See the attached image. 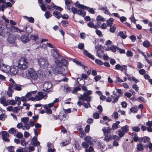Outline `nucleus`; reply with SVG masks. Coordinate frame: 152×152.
Returning <instances> with one entry per match:
<instances>
[{
    "instance_id": "1",
    "label": "nucleus",
    "mask_w": 152,
    "mask_h": 152,
    "mask_svg": "<svg viewBox=\"0 0 152 152\" xmlns=\"http://www.w3.org/2000/svg\"><path fill=\"white\" fill-rule=\"evenodd\" d=\"M18 65L19 68L21 70L26 69L28 66V60L24 58H21L18 61Z\"/></svg>"
},
{
    "instance_id": "2",
    "label": "nucleus",
    "mask_w": 152,
    "mask_h": 152,
    "mask_svg": "<svg viewBox=\"0 0 152 152\" xmlns=\"http://www.w3.org/2000/svg\"><path fill=\"white\" fill-rule=\"evenodd\" d=\"M92 91L91 90H88L87 92H84L83 94H80V96L78 97L79 100H82L83 101H91L92 97L90 96V95L92 94Z\"/></svg>"
},
{
    "instance_id": "3",
    "label": "nucleus",
    "mask_w": 152,
    "mask_h": 152,
    "mask_svg": "<svg viewBox=\"0 0 152 152\" xmlns=\"http://www.w3.org/2000/svg\"><path fill=\"white\" fill-rule=\"evenodd\" d=\"M26 75L29 79L32 80H36L37 78L38 75L36 72L31 68L28 69Z\"/></svg>"
},
{
    "instance_id": "4",
    "label": "nucleus",
    "mask_w": 152,
    "mask_h": 152,
    "mask_svg": "<svg viewBox=\"0 0 152 152\" xmlns=\"http://www.w3.org/2000/svg\"><path fill=\"white\" fill-rule=\"evenodd\" d=\"M75 5L76 7H77L80 9L88 11L89 12L92 14H94L95 13V12L93 8H90L89 7L78 3V1L76 2L75 4Z\"/></svg>"
},
{
    "instance_id": "5",
    "label": "nucleus",
    "mask_w": 152,
    "mask_h": 152,
    "mask_svg": "<svg viewBox=\"0 0 152 152\" xmlns=\"http://www.w3.org/2000/svg\"><path fill=\"white\" fill-rule=\"evenodd\" d=\"M38 64L42 68L45 69L48 66V62L47 60L44 58H41L38 60Z\"/></svg>"
},
{
    "instance_id": "6",
    "label": "nucleus",
    "mask_w": 152,
    "mask_h": 152,
    "mask_svg": "<svg viewBox=\"0 0 152 152\" xmlns=\"http://www.w3.org/2000/svg\"><path fill=\"white\" fill-rule=\"evenodd\" d=\"M52 86V84L50 82H46L43 85L44 89H43V93L45 94H47L49 92L47 90L50 89Z\"/></svg>"
},
{
    "instance_id": "7",
    "label": "nucleus",
    "mask_w": 152,
    "mask_h": 152,
    "mask_svg": "<svg viewBox=\"0 0 152 152\" xmlns=\"http://www.w3.org/2000/svg\"><path fill=\"white\" fill-rule=\"evenodd\" d=\"M57 67H59V69H58V72L60 74L63 76H65L66 75V73H64L62 72V71L64 70V69L61 67V61H60L58 60H56L55 62Z\"/></svg>"
},
{
    "instance_id": "8",
    "label": "nucleus",
    "mask_w": 152,
    "mask_h": 152,
    "mask_svg": "<svg viewBox=\"0 0 152 152\" xmlns=\"http://www.w3.org/2000/svg\"><path fill=\"white\" fill-rule=\"evenodd\" d=\"M21 70L18 68V66H13V67L10 68V72L13 75H15L18 73H23L22 72H21Z\"/></svg>"
},
{
    "instance_id": "9",
    "label": "nucleus",
    "mask_w": 152,
    "mask_h": 152,
    "mask_svg": "<svg viewBox=\"0 0 152 152\" xmlns=\"http://www.w3.org/2000/svg\"><path fill=\"white\" fill-rule=\"evenodd\" d=\"M9 136V134L6 131L2 132V139L3 140L6 142H10V140L8 137Z\"/></svg>"
},
{
    "instance_id": "10",
    "label": "nucleus",
    "mask_w": 152,
    "mask_h": 152,
    "mask_svg": "<svg viewBox=\"0 0 152 152\" xmlns=\"http://www.w3.org/2000/svg\"><path fill=\"white\" fill-rule=\"evenodd\" d=\"M84 140L86 142L89 143L90 145H92L95 142L94 139H92L91 137L89 136L85 137Z\"/></svg>"
},
{
    "instance_id": "11",
    "label": "nucleus",
    "mask_w": 152,
    "mask_h": 152,
    "mask_svg": "<svg viewBox=\"0 0 152 152\" xmlns=\"http://www.w3.org/2000/svg\"><path fill=\"white\" fill-rule=\"evenodd\" d=\"M52 56L55 58H57L60 56L59 54L56 49H53L51 50Z\"/></svg>"
},
{
    "instance_id": "12",
    "label": "nucleus",
    "mask_w": 152,
    "mask_h": 152,
    "mask_svg": "<svg viewBox=\"0 0 152 152\" xmlns=\"http://www.w3.org/2000/svg\"><path fill=\"white\" fill-rule=\"evenodd\" d=\"M99 10H102L104 11V13L106 15H110L111 13L110 12L109 10L106 6H102L100 7Z\"/></svg>"
},
{
    "instance_id": "13",
    "label": "nucleus",
    "mask_w": 152,
    "mask_h": 152,
    "mask_svg": "<svg viewBox=\"0 0 152 152\" xmlns=\"http://www.w3.org/2000/svg\"><path fill=\"white\" fill-rule=\"evenodd\" d=\"M111 129V128L109 127H108L107 128L104 127L102 128V131L103 132L104 135H106L108 134L110 132Z\"/></svg>"
},
{
    "instance_id": "14",
    "label": "nucleus",
    "mask_w": 152,
    "mask_h": 152,
    "mask_svg": "<svg viewBox=\"0 0 152 152\" xmlns=\"http://www.w3.org/2000/svg\"><path fill=\"white\" fill-rule=\"evenodd\" d=\"M84 54L87 56L88 58H91V59L94 60L95 59L94 56L90 53H89L86 50H84L83 51Z\"/></svg>"
},
{
    "instance_id": "15",
    "label": "nucleus",
    "mask_w": 152,
    "mask_h": 152,
    "mask_svg": "<svg viewBox=\"0 0 152 152\" xmlns=\"http://www.w3.org/2000/svg\"><path fill=\"white\" fill-rule=\"evenodd\" d=\"M21 40L24 43H27L29 42V40L28 36L23 34L20 37Z\"/></svg>"
},
{
    "instance_id": "16",
    "label": "nucleus",
    "mask_w": 152,
    "mask_h": 152,
    "mask_svg": "<svg viewBox=\"0 0 152 152\" xmlns=\"http://www.w3.org/2000/svg\"><path fill=\"white\" fill-rule=\"evenodd\" d=\"M7 67H8V66L2 63V60L0 58V69L6 70Z\"/></svg>"
},
{
    "instance_id": "17",
    "label": "nucleus",
    "mask_w": 152,
    "mask_h": 152,
    "mask_svg": "<svg viewBox=\"0 0 152 152\" xmlns=\"http://www.w3.org/2000/svg\"><path fill=\"white\" fill-rule=\"evenodd\" d=\"M11 87L13 88V89H15L18 91H20L22 89L21 87V86L16 84H14L13 85L11 86Z\"/></svg>"
},
{
    "instance_id": "18",
    "label": "nucleus",
    "mask_w": 152,
    "mask_h": 152,
    "mask_svg": "<svg viewBox=\"0 0 152 152\" xmlns=\"http://www.w3.org/2000/svg\"><path fill=\"white\" fill-rule=\"evenodd\" d=\"M53 15L58 19H59L61 17V14L60 12H58L57 10H55L53 12Z\"/></svg>"
},
{
    "instance_id": "19",
    "label": "nucleus",
    "mask_w": 152,
    "mask_h": 152,
    "mask_svg": "<svg viewBox=\"0 0 152 152\" xmlns=\"http://www.w3.org/2000/svg\"><path fill=\"white\" fill-rule=\"evenodd\" d=\"M66 114L64 113H63L61 112L58 115V118L61 121H62L63 120L64 118H66Z\"/></svg>"
},
{
    "instance_id": "20",
    "label": "nucleus",
    "mask_w": 152,
    "mask_h": 152,
    "mask_svg": "<svg viewBox=\"0 0 152 152\" xmlns=\"http://www.w3.org/2000/svg\"><path fill=\"white\" fill-rule=\"evenodd\" d=\"M73 61L75 63L77 64L80 66H82L83 68L84 69H85L86 68V66L85 65H83V64H82L81 62L79 61L78 60H77L75 59H74L73 60Z\"/></svg>"
},
{
    "instance_id": "21",
    "label": "nucleus",
    "mask_w": 152,
    "mask_h": 152,
    "mask_svg": "<svg viewBox=\"0 0 152 152\" xmlns=\"http://www.w3.org/2000/svg\"><path fill=\"white\" fill-rule=\"evenodd\" d=\"M118 35L124 39H125L127 37L126 33L125 32L124 33L122 31L119 32L118 33Z\"/></svg>"
},
{
    "instance_id": "22",
    "label": "nucleus",
    "mask_w": 152,
    "mask_h": 152,
    "mask_svg": "<svg viewBox=\"0 0 152 152\" xmlns=\"http://www.w3.org/2000/svg\"><path fill=\"white\" fill-rule=\"evenodd\" d=\"M150 138L146 136L143 137L141 139V141L143 142H147L148 143H149V142H150Z\"/></svg>"
},
{
    "instance_id": "23",
    "label": "nucleus",
    "mask_w": 152,
    "mask_h": 152,
    "mask_svg": "<svg viewBox=\"0 0 152 152\" xmlns=\"http://www.w3.org/2000/svg\"><path fill=\"white\" fill-rule=\"evenodd\" d=\"M74 144L75 145L74 147L76 150L78 151H79L81 149V148L80 146L79 143L77 141H75V142Z\"/></svg>"
},
{
    "instance_id": "24",
    "label": "nucleus",
    "mask_w": 152,
    "mask_h": 152,
    "mask_svg": "<svg viewBox=\"0 0 152 152\" xmlns=\"http://www.w3.org/2000/svg\"><path fill=\"white\" fill-rule=\"evenodd\" d=\"M7 28V25L5 24H2L0 26V35H2V31Z\"/></svg>"
},
{
    "instance_id": "25",
    "label": "nucleus",
    "mask_w": 152,
    "mask_h": 152,
    "mask_svg": "<svg viewBox=\"0 0 152 152\" xmlns=\"http://www.w3.org/2000/svg\"><path fill=\"white\" fill-rule=\"evenodd\" d=\"M7 41L10 43H13L15 42V39L13 37H9L7 39Z\"/></svg>"
},
{
    "instance_id": "26",
    "label": "nucleus",
    "mask_w": 152,
    "mask_h": 152,
    "mask_svg": "<svg viewBox=\"0 0 152 152\" xmlns=\"http://www.w3.org/2000/svg\"><path fill=\"white\" fill-rule=\"evenodd\" d=\"M129 126L127 125L121 127V130L125 133H127L129 131Z\"/></svg>"
},
{
    "instance_id": "27",
    "label": "nucleus",
    "mask_w": 152,
    "mask_h": 152,
    "mask_svg": "<svg viewBox=\"0 0 152 152\" xmlns=\"http://www.w3.org/2000/svg\"><path fill=\"white\" fill-rule=\"evenodd\" d=\"M113 134H111L109 135H106L104 137V140L107 142L109 140L112 139Z\"/></svg>"
},
{
    "instance_id": "28",
    "label": "nucleus",
    "mask_w": 152,
    "mask_h": 152,
    "mask_svg": "<svg viewBox=\"0 0 152 152\" xmlns=\"http://www.w3.org/2000/svg\"><path fill=\"white\" fill-rule=\"evenodd\" d=\"M114 21L113 19L112 18H110L107 21V24L108 26H111L113 23Z\"/></svg>"
},
{
    "instance_id": "29",
    "label": "nucleus",
    "mask_w": 152,
    "mask_h": 152,
    "mask_svg": "<svg viewBox=\"0 0 152 152\" xmlns=\"http://www.w3.org/2000/svg\"><path fill=\"white\" fill-rule=\"evenodd\" d=\"M23 17L25 18L28 20L29 22L31 23H34V19L33 17H31L29 18L27 16H24Z\"/></svg>"
},
{
    "instance_id": "30",
    "label": "nucleus",
    "mask_w": 152,
    "mask_h": 152,
    "mask_svg": "<svg viewBox=\"0 0 152 152\" xmlns=\"http://www.w3.org/2000/svg\"><path fill=\"white\" fill-rule=\"evenodd\" d=\"M143 46L146 48L149 47L150 46V42L148 40H145L143 43Z\"/></svg>"
},
{
    "instance_id": "31",
    "label": "nucleus",
    "mask_w": 152,
    "mask_h": 152,
    "mask_svg": "<svg viewBox=\"0 0 152 152\" xmlns=\"http://www.w3.org/2000/svg\"><path fill=\"white\" fill-rule=\"evenodd\" d=\"M137 151H141L143 150V147L142 145L140 143H139L137 145Z\"/></svg>"
},
{
    "instance_id": "32",
    "label": "nucleus",
    "mask_w": 152,
    "mask_h": 152,
    "mask_svg": "<svg viewBox=\"0 0 152 152\" xmlns=\"http://www.w3.org/2000/svg\"><path fill=\"white\" fill-rule=\"evenodd\" d=\"M96 20L97 21L104 22L105 21V19L102 16L99 15L97 17Z\"/></svg>"
},
{
    "instance_id": "33",
    "label": "nucleus",
    "mask_w": 152,
    "mask_h": 152,
    "mask_svg": "<svg viewBox=\"0 0 152 152\" xmlns=\"http://www.w3.org/2000/svg\"><path fill=\"white\" fill-rule=\"evenodd\" d=\"M118 135L120 137H122L125 134V133L122 130L119 129L118 131Z\"/></svg>"
},
{
    "instance_id": "34",
    "label": "nucleus",
    "mask_w": 152,
    "mask_h": 152,
    "mask_svg": "<svg viewBox=\"0 0 152 152\" xmlns=\"http://www.w3.org/2000/svg\"><path fill=\"white\" fill-rule=\"evenodd\" d=\"M45 108L46 113L48 114H51L52 113V111L51 109L47 107V105H45Z\"/></svg>"
},
{
    "instance_id": "35",
    "label": "nucleus",
    "mask_w": 152,
    "mask_h": 152,
    "mask_svg": "<svg viewBox=\"0 0 152 152\" xmlns=\"http://www.w3.org/2000/svg\"><path fill=\"white\" fill-rule=\"evenodd\" d=\"M29 120V118L28 117L22 118H21V121L24 123V124H27Z\"/></svg>"
},
{
    "instance_id": "36",
    "label": "nucleus",
    "mask_w": 152,
    "mask_h": 152,
    "mask_svg": "<svg viewBox=\"0 0 152 152\" xmlns=\"http://www.w3.org/2000/svg\"><path fill=\"white\" fill-rule=\"evenodd\" d=\"M89 144L87 142H83L82 143V146L83 148L86 149L89 147Z\"/></svg>"
},
{
    "instance_id": "37",
    "label": "nucleus",
    "mask_w": 152,
    "mask_h": 152,
    "mask_svg": "<svg viewBox=\"0 0 152 152\" xmlns=\"http://www.w3.org/2000/svg\"><path fill=\"white\" fill-rule=\"evenodd\" d=\"M38 95L40 97H43V99L44 98L45 99H46L48 97L47 96L46 94L44 95L43 93L42 92H39L37 93Z\"/></svg>"
},
{
    "instance_id": "38",
    "label": "nucleus",
    "mask_w": 152,
    "mask_h": 152,
    "mask_svg": "<svg viewBox=\"0 0 152 152\" xmlns=\"http://www.w3.org/2000/svg\"><path fill=\"white\" fill-rule=\"evenodd\" d=\"M87 102V103L86 104L85 102H83V105L84 106L85 108H87L89 107H91V105L90 104V102L91 101L88 102V101H86Z\"/></svg>"
},
{
    "instance_id": "39",
    "label": "nucleus",
    "mask_w": 152,
    "mask_h": 152,
    "mask_svg": "<svg viewBox=\"0 0 152 152\" xmlns=\"http://www.w3.org/2000/svg\"><path fill=\"white\" fill-rule=\"evenodd\" d=\"M132 129L133 131L136 132H139L140 130V128L137 126H132Z\"/></svg>"
},
{
    "instance_id": "40",
    "label": "nucleus",
    "mask_w": 152,
    "mask_h": 152,
    "mask_svg": "<svg viewBox=\"0 0 152 152\" xmlns=\"http://www.w3.org/2000/svg\"><path fill=\"white\" fill-rule=\"evenodd\" d=\"M2 4L1 5L0 4V10L2 11L3 12L4 10V8H6L5 4V1L3 3H1Z\"/></svg>"
},
{
    "instance_id": "41",
    "label": "nucleus",
    "mask_w": 152,
    "mask_h": 152,
    "mask_svg": "<svg viewBox=\"0 0 152 152\" xmlns=\"http://www.w3.org/2000/svg\"><path fill=\"white\" fill-rule=\"evenodd\" d=\"M61 65H63L66 66L67 64V61L66 60L64 59H62L61 60Z\"/></svg>"
},
{
    "instance_id": "42",
    "label": "nucleus",
    "mask_w": 152,
    "mask_h": 152,
    "mask_svg": "<svg viewBox=\"0 0 152 152\" xmlns=\"http://www.w3.org/2000/svg\"><path fill=\"white\" fill-rule=\"evenodd\" d=\"M117 47H118L114 46V45H111L110 47V49L113 52L115 53L116 51V49H117Z\"/></svg>"
},
{
    "instance_id": "43",
    "label": "nucleus",
    "mask_w": 152,
    "mask_h": 152,
    "mask_svg": "<svg viewBox=\"0 0 152 152\" xmlns=\"http://www.w3.org/2000/svg\"><path fill=\"white\" fill-rule=\"evenodd\" d=\"M15 99L16 102H18V105H20V104L21 101V99L18 96H16L15 98Z\"/></svg>"
},
{
    "instance_id": "44",
    "label": "nucleus",
    "mask_w": 152,
    "mask_h": 152,
    "mask_svg": "<svg viewBox=\"0 0 152 152\" xmlns=\"http://www.w3.org/2000/svg\"><path fill=\"white\" fill-rule=\"evenodd\" d=\"M7 116L4 113H3L0 115V120L3 121L5 120Z\"/></svg>"
},
{
    "instance_id": "45",
    "label": "nucleus",
    "mask_w": 152,
    "mask_h": 152,
    "mask_svg": "<svg viewBox=\"0 0 152 152\" xmlns=\"http://www.w3.org/2000/svg\"><path fill=\"white\" fill-rule=\"evenodd\" d=\"M44 15L47 19H48L51 17L52 15L49 11H47L45 12Z\"/></svg>"
},
{
    "instance_id": "46",
    "label": "nucleus",
    "mask_w": 152,
    "mask_h": 152,
    "mask_svg": "<svg viewBox=\"0 0 152 152\" xmlns=\"http://www.w3.org/2000/svg\"><path fill=\"white\" fill-rule=\"evenodd\" d=\"M42 10L43 11H45L47 10V8L45 6V4H39Z\"/></svg>"
},
{
    "instance_id": "47",
    "label": "nucleus",
    "mask_w": 152,
    "mask_h": 152,
    "mask_svg": "<svg viewBox=\"0 0 152 152\" xmlns=\"http://www.w3.org/2000/svg\"><path fill=\"white\" fill-rule=\"evenodd\" d=\"M124 70L126 72L127 70V66L126 65H123L121 66V68L120 69V70L122 72Z\"/></svg>"
},
{
    "instance_id": "48",
    "label": "nucleus",
    "mask_w": 152,
    "mask_h": 152,
    "mask_svg": "<svg viewBox=\"0 0 152 152\" xmlns=\"http://www.w3.org/2000/svg\"><path fill=\"white\" fill-rule=\"evenodd\" d=\"M25 29L26 32L28 34H29L32 31V30L31 28L30 27H25Z\"/></svg>"
},
{
    "instance_id": "49",
    "label": "nucleus",
    "mask_w": 152,
    "mask_h": 152,
    "mask_svg": "<svg viewBox=\"0 0 152 152\" xmlns=\"http://www.w3.org/2000/svg\"><path fill=\"white\" fill-rule=\"evenodd\" d=\"M8 151L10 152H14V148L13 146H11L7 148Z\"/></svg>"
},
{
    "instance_id": "50",
    "label": "nucleus",
    "mask_w": 152,
    "mask_h": 152,
    "mask_svg": "<svg viewBox=\"0 0 152 152\" xmlns=\"http://www.w3.org/2000/svg\"><path fill=\"white\" fill-rule=\"evenodd\" d=\"M96 34L99 37H102V32L98 29H96L95 31Z\"/></svg>"
},
{
    "instance_id": "51",
    "label": "nucleus",
    "mask_w": 152,
    "mask_h": 152,
    "mask_svg": "<svg viewBox=\"0 0 152 152\" xmlns=\"http://www.w3.org/2000/svg\"><path fill=\"white\" fill-rule=\"evenodd\" d=\"M86 152H92L94 151V149L92 146H90L89 148L85 149Z\"/></svg>"
},
{
    "instance_id": "52",
    "label": "nucleus",
    "mask_w": 152,
    "mask_h": 152,
    "mask_svg": "<svg viewBox=\"0 0 152 152\" xmlns=\"http://www.w3.org/2000/svg\"><path fill=\"white\" fill-rule=\"evenodd\" d=\"M90 126L89 124H87L85 128V131L86 133H88L90 130Z\"/></svg>"
},
{
    "instance_id": "53",
    "label": "nucleus",
    "mask_w": 152,
    "mask_h": 152,
    "mask_svg": "<svg viewBox=\"0 0 152 152\" xmlns=\"http://www.w3.org/2000/svg\"><path fill=\"white\" fill-rule=\"evenodd\" d=\"M84 48V45L83 43H80L78 45V48L80 49H82Z\"/></svg>"
},
{
    "instance_id": "54",
    "label": "nucleus",
    "mask_w": 152,
    "mask_h": 152,
    "mask_svg": "<svg viewBox=\"0 0 152 152\" xmlns=\"http://www.w3.org/2000/svg\"><path fill=\"white\" fill-rule=\"evenodd\" d=\"M95 63L99 65H102L103 64V62L100 60L96 59L95 60Z\"/></svg>"
},
{
    "instance_id": "55",
    "label": "nucleus",
    "mask_w": 152,
    "mask_h": 152,
    "mask_svg": "<svg viewBox=\"0 0 152 152\" xmlns=\"http://www.w3.org/2000/svg\"><path fill=\"white\" fill-rule=\"evenodd\" d=\"M30 38L32 40H36L38 39L37 36L35 35H31L30 36Z\"/></svg>"
},
{
    "instance_id": "56",
    "label": "nucleus",
    "mask_w": 152,
    "mask_h": 152,
    "mask_svg": "<svg viewBox=\"0 0 152 152\" xmlns=\"http://www.w3.org/2000/svg\"><path fill=\"white\" fill-rule=\"evenodd\" d=\"M80 38L83 39H85L86 37V34L83 32L80 33Z\"/></svg>"
},
{
    "instance_id": "57",
    "label": "nucleus",
    "mask_w": 152,
    "mask_h": 152,
    "mask_svg": "<svg viewBox=\"0 0 152 152\" xmlns=\"http://www.w3.org/2000/svg\"><path fill=\"white\" fill-rule=\"evenodd\" d=\"M61 23L64 27H66L68 26V22L66 20H63L61 21Z\"/></svg>"
},
{
    "instance_id": "58",
    "label": "nucleus",
    "mask_w": 152,
    "mask_h": 152,
    "mask_svg": "<svg viewBox=\"0 0 152 152\" xmlns=\"http://www.w3.org/2000/svg\"><path fill=\"white\" fill-rule=\"evenodd\" d=\"M132 88L133 89H134L136 91H139V88L136 84H134L132 85Z\"/></svg>"
},
{
    "instance_id": "59",
    "label": "nucleus",
    "mask_w": 152,
    "mask_h": 152,
    "mask_svg": "<svg viewBox=\"0 0 152 152\" xmlns=\"http://www.w3.org/2000/svg\"><path fill=\"white\" fill-rule=\"evenodd\" d=\"M93 117L95 119H98L99 117V114L98 113H95L93 114Z\"/></svg>"
},
{
    "instance_id": "60",
    "label": "nucleus",
    "mask_w": 152,
    "mask_h": 152,
    "mask_svg": "<svg viewBox=\"0 0 152 152\" xmlns=\"http://www.w3.org/2000/svg\"><path fill=\"white\" fill-rule=\"evenodd\" d=\"M16 137L18 138L21 139L23 137V134L21 132H18L16 134Z\"/></svg>"
},
{
    "instance_id": "61",
    "label": "nucleus",
    "mask_w": 152,
    "mask_h": 152,
    "mask_svg": "<svg viewBox=\"0 0 152 152\" xmlns=\"http://www.w3.org/2000/svg\"><path fill=\"white\" fill-rule=\"evenodd\" d=\"M9 132L10 134H15L17 132L14 128H12L9 130Z\"/></svg>"
},
{
    "instance_id": "62",
    "label": "nucleus",
    "mask_w": 152,
    "mask_h": 152,
    "mask_svg": "<svg viewBox=\"0 0 152 152\" xmlns=\"http://www.w3.org/2000/svg\"><path fill=\"white\" fill-rule=\"evenodd\" d=\"M112 137V139H113L114 141H118L119 140V137H118L117 135H114L113 134Z\"/></svg>"
},
{
    "instance_id": "63",
    "label": "nucleus",
    "mask_w": 152,
    "mask_h": 152,
    "mask_svg": "<svg viewBox=\"0 0 152 152\" xmlns=\"http://www.w3.org/2000/svg\"><path fill=\"white\" fill-rule=\"evenodd\" d=\"M81 90V88L79 87H76L72 91V93L73 94H75L78 91H80Z\"/></svg>"
},
{
    "instance_id": "64",
    "label": "nucleus",
    "mask_w": 152,
    "mask_h": 152,
    "mask_svg": "<svg viewBox=\"0 0 152 152\" xmlns=\"http://www.w3.org/2000/svg\"><path fill=\"white\" fill-rule=\"evenodd\" d=\"M149 143V144L146 145L145 147L146 148H148L150 150L152 151V143L150 142Z\"/></svg>"
}]
</instances>
